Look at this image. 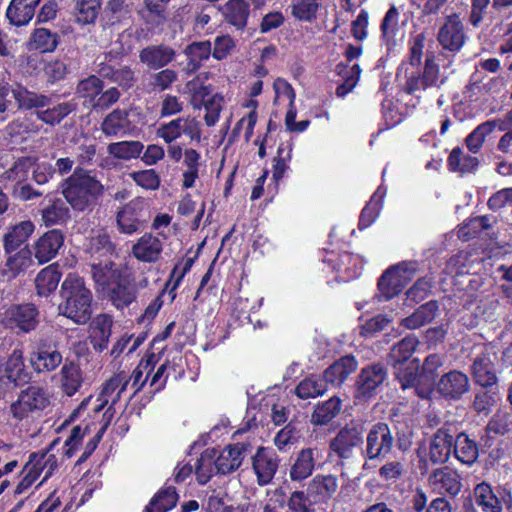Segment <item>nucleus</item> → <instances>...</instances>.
Here are the masks:
<instances>
[{
  "label": "nucleus",
  "instance_id": "nucleus-32",
  "mask_svg": "<svg viewBox=\"0 0 512 512\" xmlns=\"http://www.w3.org/2000/svg\"><path fill=\"white\" fill-rule=\"evenodd\" d=\"M453 448L456 458L463 464L472 465L478 458L479 450L476 442L463 432L457 434Z\"/></svg>",
  "mask_w": 512,
  "mask_h": 512
},
{
  "label": "nucleus",
  "instance_id": "nucleus-42",
  "mask_svg": "<svg viewBox=\"0 0 512 512\" xmlns=\"http://www.w3.org/2000/svg\"><path fill=\"white\" fill-rule=\"evenodd\" d=\"M128 126V112L126 110L115 109L104 118L101 129L105 135L114 136L121 130H125Z\"/></svg>",
  "mask_w": 512,
  "mask_h": 512
},
{
  "label": "nucleus",
  "instance_id": "nucleus-56",
  "mask_svg": "<svg viewBox=\"0 0 512 512\" xmlns=\"http://www.w3.org/2000/svg\"><path fill=\"white\" fill-rule=\"evenodd\" d=\"M214 455V451L206 450L197 461L196 474L200 484H206L211 478Z\"/></svg>",
  "mask_w": 512,
  "mask_h": 512
},
{
  "label": "nucleus",
  "instance_id": "nucleus-2",
  "mask_svg": "<svg viewBox=\"0 0 512 512\" xmlns=\"http://www.w3.org/2000/svg\"><path fill=\"white\" fill-rule=\"evenodd\" d=\"M104 185L92 171L76 167L62 183V194L75 211L92 210L103 196Z\"/></svg>",
  "mask_w": 512,
  "mask_h": 512
},
{
  "label": "nucleus",
  "instance_id": "nucleus-33",
  "mask_svg": "<svg viewBox=\"0 0 512 512\" xmlns=\"http://www.w3.org/2000/svg\"><path fill=\"white\" fill-rule=\"evenodd\" d=\"M418 345V339L414 335H408L394 344L389 354L387 355V361L393 367L398 364L406 363L411 357Z\"/></svg>",
  "mask_w": 512,
  "mask_h": 512
},
{
  "label": "nucleus",
  "instance_id": "nucleus-21",
  "mask_svg": "<svg viewBox=\"0 0 512 512\" xmlns=\"http://www.w3.org/2000/svg\"><path fill=\"white\" fill-rule=\"evenodd\" d=\"M162 251V242L151 233H145L132 247V254L143 262H155Z\"/></svg>",
  "mask_w": 512,
  "mask_h": 512
},
{
  "label": "nucleus",
  "instance_id": "nucleus-15",
  "mask_svg": "<svg viewBox=\"0 0 512 512\" xmlns=\"http://www.w3.org/2000/svg\"><path fill=\"white\" fill-rule=\"evenodd\" d=\"M463 25L458 15L453 14L447 17L446 22L440 28L438 41L444 49L457 51L464 43Z\"/></svg>",
  "mask_w": 512,
  "mask_h": 512
},
{
  "label": "nucleus",
  "instance_id": "nucleus-29",
  "mask_svg": "<svg viewBox=\"0 0 512 512\" xmlns=\"http://www.w3.org/2000/svg\"><path fill=\"white\" fill-rule=\"evenodd\" d=\"M62 273L57 265H49L42 269L35 279V287L39 296L47 297L56 290Z\"/></svg>",
  "mask_w": 512,
  "mask_h": 512
},
{
  "label": "nucleus",
  "instance_id": "nucleus-27",
  "mask_svg": "<svg viewBox=\"0 0 512 512\" xmlns=\"http://www.w3.org/2000/svg\"><path fill=\"white\" fill-rule=\"evenodd\" d=\"M12 94L19 109L31 110L34 108H43L51 104V98L49 96L30 91L21 85L12 89Z\"/></svg>",
  "mask_w": 512,
  "mask_h": 512
},
{
  "label": "nucleus",
  "instance_id": "nucleus-19",
  "mask_svg": "<svg viewBox=\"0 0 512 512\" xmlns=\"http://www.w3.org/2000/svg\"><path fill=\"white\" fill-rule=\"evenodd\" d=\"M245 450V444L241 443L227 446L215 460L213 459L212 464L217 473L229 474L237 470L242 463V454Z\"/></svg>",
  "mask_w": 512,
  "mask_h": 512
},
{
  "label": "nucleus",
  "instance_id": "nucleus-11",
  "mask_svg": "<svg viewBox=\"0 0 512 512\" xmlns=\"http://www.w3.org/2000/svg\"><path fill=\"white\" fill-rule=\"evenodd\" d=\"M64 234L60 229L45 232L33 245L34 257L40 264L52 260L64 245Z\"/></svg>",
  "mask_w": 512,
  "mask_h": 512
},
{
  "label": "nucleus",
  "instance_id": "nucleus-8",
  "mask_svg": "<svg viewBox=\"0 0 512 512\" xmlns=\"http://www.w3.org/2000/svg\"><path fill=\"white\" fill-rule=\"evenodd\" d=\"M31 374L24 364L23 352L21 349H14L4 364L0 376V384L7 388H15L29 383Z\"/></svg>",
  "mask_w": 512,
  "mask_h": 512
},
{
  "label": "nucleus",
  "instance_id": "nucleus-20",
  "mask_svg": "<svg viewBox=\"0 0 512 512\" xmlns=\"http://www.w3.org/2000/svg\"><path fill=\"white\" fill-rule=\"evenodd\" d=\"M358 367V361L353 355H345L331 364L323 373L327 383L341 385Z\"/></svg>",
  "mask_w": 512,
  "mask_h": 512
},
{
  "label": "nucleus",
  "instance_id": "nucleus-22",
  "mask_svg": "<svg viewBox=\"0 0 512 512\" xmlns=\"http://www.w3.org/2000/svg\"><path fill=\"white\" fill-rule=\"evenodd\" d=\"M33 222L26 220L14 225L3 237L6 254L27 246L25 243L34 231Z\"/></svg>",
  "mask_w": 512,
  "mask_h": 512
},
{
  "label": "nucleus",
  "instance_id": "nucleus-58",
  "mask_svg": "<svg viewBox=\"0 0 512 512\" xmlns=\"http://www.w3.org/2000/svg\"><path fill=\"white\" fill-rule=\"evenodd\" d=\"M132 178L145 189L156 190L160 185V178L153 169L134 172Z\"/></svg>",
  "mask_w": 512,
  "mask_h": 512
},
{
  "label": "nucleus",
  "instance_id": "nucleus-51",
  "mask_svg": "<svg viewBox=\"0 0 512 512\" xmlns=\"http://www.w3.org/2000/svg\"><path fill=\"white\" fill-rule=\"evenodd\" d=\"M108 289L110 299L117 308L128 306L135 298L133 292L127 286L125 277H122L121 281L114 283Z\"/></svg>",
  "mask_w": 512,
  "mask_h": 512
},
{
  "label": "nucleus",
  "instance_id": "nucleus-60",
  "mask_svg": "<svg viewBox=\"0 0 512 512\" xmlns=\"http://www.w3.org/2000/svg\"><path fill=\"white\" fill-rule=\"evenodd\" d=\"M300 437V431L290 422L275 437V444L279 449H283L286 445L294 443Z\"/></svg>",
  "mask_w": 512,
  "mask_h": 512
},
{
  "label": "nucleus",
  "instance_id": "nucleus-49",
  "mask_svg": "<svg viewBox=\"0 0 512 512\" xmlns=\"http://www.w3.org/2000/svg\"><path fill=\"white\" fill-rule=\"evenodd\" d=\"M101 8V0H78L75 6L77 22L91 24L96 20Z\"/></svg>",
  "mask_w": 512,
  "mask_h": 512
},
{
  "label": "nucleus",
  "instance_id": "nucleus-14",
  "mask_svg": "<svg viewBox=\"0 0 512 512\" xmlns=\"http://www.w3.org/2000/svg\"><path fill=\"white\" fill-rule=\"evenodd\" d=\"M469 389L468 377L459 371L444 374L436 385L437 392L446 399H459Z\"/></svg>",
  "mask_w": 512,
  "mask_h": 512
},
{
  "label": "nucleus",
  "instance_id": "nucleus-9",
  "mask_svg": "<svg viewBox=\"0 0 512 512\" xmlns=\"http://www.w3.org/2000/svg\"><path fill=\"white\" fill-rule=\"evenodd\" d=\"M456 427L445 423L433 435L429 445V459L433 464H444L449 459L454 446Z\"/></svg>",
  "mask_w": 512,
  "mask_h": 512
},
{
  "label": "nucleus",
  "instance_id": "nucleus-13",
  "mask_svg": "<svg viewBox=\"0 0 512 512\" xmlns=\"http://www.w3.org/2000/svg\"><path fill=\"white\" fill-rule=\"evenodd\" d=\"M512 504V495L509 489L504 486H491L482 481V511L502 512L504 506Z\"/></svg>",
  "mask_w": 512,
  "mask_h": 512
},
{
  "label": "nucleus",
  "instance_id": "nucleus-18",
  "mask_svg": "<svg viewBox=\"0 0 512 512\" xmlns=\"http://www.w3.org/2000/svg\"><path fill=\"white\" fill-rule=\"evenodd\" d=\"M338 482L332 475L317 476L307 488L310 503H327L337 491Z\"/></svg>",
  "mask_w": 512,
  "mask_h": 512
},
{
  "label": "nucleus",
  "instance_id": "nucleus-36",
  "mask_svg": "<svg viewBox=\"0 0 512 512\" xmlns=\"http://www.w3.org/2000/svg\"><path fill=\"white\" fill-rule=\"evenodd\" d=\"M477 157L465 154L460 147L454 148L448 157V166L451 171L461 174L471 173L478 167Z\"/></svg>",
  "mask_w": 512,
  "mask_h": 512
},
{
  "label": "nucleus",
  "instance_id": "nucleus-26",
  "mask_svg": "<svg viewBox=\"0 0 512 512\" xmlns=\"http://www.w3.org/2000/svg\"><path fill=\"white\" fill-rule=\"evenodd\" d=\"M500 401L498 378L494 372L487 370L482 374V412L488 414Z\"/></svg>",
  "mask_w": 512,
  "mask_h": 512
},
{
  "label": "nucleus",
  "instance_id": "nucleus-7",
  "mask_svg": "<svg viewBox=\"0 0 512 512\" xmlns=\"http://www.w3.org/2000/svg\"><path fill=\"white\" fill-rule=\"evenodd\" d=\"M4 316L7 327L18 328L25 333L35 330L39 324V311L32 303L11 305Z\"/></svg>",
  "mask_w": 512,
  "mask_h": 512
},
{
  "label": "nucleus",
  "instance_id": "nucleus-55",
  "mask_svg": "<svg viewBox=\"0 0 512 512\" xmlns=\"http://www.w3.org/2000/svg\"><path fill=\"white\" fill-rule=\"evenodd\" d=\"M404 471V463L394 460L383 464L378 470V475L383 481L396 482L403 476Z\"/></svg>",
  "mask_w": 512,
  "mask_h": 512
},
{
  "label": "nucleus",
  "instance_id": "nucleus-25",
  "mask_svg": "<svg viewBox=\"0 0 512 512\" xmlns=\"http://www.w3.org/2000/svg\"><path fill=\"white\" fill-rule=\"evenodd\" d=\"M212 52L210 41L192 42L184 49V54L187 57V64L185 71L188 74L195 73L200 69L202 62L209 59Z\"/></svg>",
  "mask_w": 512,
  "mask_h": 512
},
{
  "label": "nucleus",
  "instance_id": "nucleus-6",
  "mask_svg": "<svg viewBox=\"0 0 512 512\" xmlns=\"http://www.w3.org/2000/svg\"><path fill=\"white\" fill-rule=\"evenodd\" d=\"M363 432V425L354 422L347 424L330 440V450L341 459L350 458L353 450L363 443Z\"/></svg>",
  "mask_w": 512,
  "mask_h": 512
},
{
  "label": "nucleus",
  "instance_id": "nucleus-54",
  "mask_svg": "<svg viewBox=\"0 0 512 512\" xmlns=\"http://www.w3.org/2000/svg\"><path fill=\"white\" fill-rule=\"evenodd\" d=\"M10 256L6 260V266L14 272H19L25 268H27L32 260L31 255L32 252L28 248V246H24L21 249L9 254Z\"/></svg>",
  "mask_w": 512,
  "mask_h": 512
},
{
  "label": "nucleus",
  "instance_id": "nucleus-39",
  "mask_svg": "<svg viewBox=\"0 0 512 512\" xmlns=\"http://www.w3.org/2000/svg\"><path fill=\"white\" fill-rule=\"evenodd\" d=\"M178 501L176 489L169 486L159 491L146 506L145 512H167L172 509Z\"/></svg>",
  "mask_w": 512,
  "mask_h": 512
},
{
  "label": "nucleus",
  "instance_id": "nucleus-45",
  "mask_svg": "<svg viewBox=\"0 0 512 512\" xmlns=\"http://www.w3.org/2000/svg\"><path fill=\"white\" fill-rule=\"evenodd\" d=\"M326 384L324 377L311 376L302 380L296 387L295 392L301 399H308L322 395L326 391Z\"/></svg>",
  "mask_w": 512,
  "mask_h": 512
},
{
  "label": "nucleus",
  "instance_id": "nucleus-43",
  "mask_svg": "<svg viewBox=\"0 0 512 512\" xmlns=\"http://www.w3.org/2000/svg\"><path fill=\"white\" fill-rule=\"evenodd\" d=\"M77 108L76 103L63 102L53 108L37 112V117L41 121L49 125L59 124L67 115L75 111Z\"/></svg>",
  "mask_w": 512,
  "mask_h": 512
},
{
  "label": "nucleus",
  "instance_id": "nucleus-61",
  "mask_svg": "<svg viewBox=\"0 0 512 512\" xmlns=\"http://www.w3.org/2000/svg\"><path fill=\"white\" fill-rule=\"evenodd\" d=\"M391 323V319L387 315H376L375 317L367 320L362 326V334L373 335L375 333L383 331Z\"/></svg>",
  "mask_w": 512,
  "mask_h": 512
},
{
  "label": "nucleus",
  "instance_id": "nucleus-17",
  "mask_svg": "<svg viewBox=\"0 0 512 512\" xmlns=\"http://www.w3.org/2000/svg\"><path fill=\"white\" fill-rule=\"evenodd\" d=\"M510 413L506 409H498L485 427L484 447L502 444L501 437L509 431Z\"/></svg>",
  "mask_w": 512,
  "mask_h": 512
},
{
  "label": "nucleus",
  "instance_id": "nucleus-16",
  "mask_svg": "<svg viewBox=\"0 0 512 512\" xmlns=\"http://www.w3.org/2000/svg\"><path fill=\"white\" fill-rule=\"evenodd\" d=\"M253 469L260 485H266L273 479L278 462L274 453L265 447H259L253 456Z\"/></svg>",
  "mask_w": 512,
  "mask_h": 512
},
{
  "label": "nucleus",
  "instance_id": "nucleus-10",
  "mask_svg": "<svg viewBox=\"0 0 512 512\" xmlns=\"http://www.w3.org/2000/svg\"><path fill=\"white\" fill-rule=\"evenodd\" d=\"M62 362V355L48 339H40L30 354V363L37 372L55 370Z\"/></svg>",
  "mask_w": 512,
  "mask_h": 512
},
{
  "label": "nucleus",
  "instance_id": "nucleus-31",
  "mask_svg": "<svg viewBox=\"0 0 512 512\" xmlns=\"http://www.w3.org/2000/svg\"><path fill=\"white\" fill-rule=\"evenodd\" d=\"M249 13L250 5L245 0H229L224 6V15L227 22L237 29L246 27Z\"/></svg>",
  "mask_w": 512,
  "mask_h": 512
},
{
  "label": "nucleus",
  "instance_id": "nucleus-57",
  "mask_svg": "<svg viewBox=\"0 0 512 512\" xmlns=\"http://www.w3.org/2000/svg\"><path fill=\"white\" fill-rule=\"evenodd\" d=\"M443 365L442 357L437 354L428 355L422 365L420 378L426 382L434 383L437 369Z\"/></svg>",
  "mask_w": 512,
  "mask_h": 512
},
{
  "label": "nucleus",
  "instance_id": "nucleus-41",
  "mask_svg": "<svg viewBox=\"0 0 512 512\" xmlns=\"http://www.w3.org/2000/svg\"><path fill=\"white\" fill-rule=\"evenodd\" d=\"M143 148L144 145L140 141H121L110 143L107 151L113 157L127 161L137 158Z\"/></svg>",
  "mask_w": 512,
  "mask_h": 512
},
{
  "label": "nucleus",
  "instance_id": "nucleus-38",
  "mask_svg": "<svg viewBox=\"0 0 512 512\" xmlns=\"http://www.w3.org/2000/svg\"><path fill=\"white\" fill-rule=\"evenodd\" d=\"M59 44V35L46 28L35 29L29 41L30 49L42 53L53 52Z\"/></svg>",
  "mask_w": 512,
  "mask_h": 512
},
{
  "label": "nucleus",
  "instance_id": "nucleus-30",
  "mask_svg": "<svg viewBox=\"0 0 512 512\" xmlns=\"http://www.w3.org/2000/svg\"><path fill=\"white\" fill-rule=\"evenodd\" d=\"M66 203L60 198H55L41 210L42 220L46 226L66 223L70 218V210Z\"/></svg>",
  "mask_w": 512,
  "mask_h": 512
},
{
  "label": "nucleus",
  "instance_id": "nucleus-59",
  "mask_svg": "<svg viewBox=\"0 0 512 512\" xmlns=\"http://www.w3.org/2000/svg\"><path fill=\"white\" fill-rule=\"evenodd\" d=\"M310 503L308 493L303 491H294L287 502L288 512H310Z\"/></svg>",
  "mask_w": 512,
  "mask_h": 512
},
{
  "label": "nucleus",
  "instance_id": "nucleus-28",
  "mask_svg": "<svg viewBox=\"0 0 512 512\" xmlns=\"http://www.w3.org/2000/svg\"><path fill=\"white\" fill-rule=\"evenodd\" d=\"M398 267L387 269L378 281L379 301H387L398 295L402 290L401 277L398 274Z\"/></svg>",
  "mask_w": 512,
  "mask_h": 512
},
{
  "label": "nucleus",
  "instance_id": "nucleus-34",
  "mask_svg": "<svg viewBox=\"0 0 512 512\" xmlns=\"http://www.w3.org/2000/svg\"><path fill=\"white\" fill-rule=\"evenodd\" d=\"M438 309L439 307L436 301H429L416 309L413 314L402 319L401 323L408 329L419 328L420 326L433 321Z\"/></svg>",
  "mask_w": 512,
  "mask_h": 512
},
{
  "label": "nucleus",
  "instance_id": "nucleus-35",
  "mask_svg": "<svg viewBox=\"0 0 512 512\" xmlns=\"http://www.w3.org/2000/svg\"><path fill=\"white\" fill-rule=\"evenodd\" d=\"M315 466L314 453L311 448L301 450L290 470L292 480L300 481L309 477Z\"/></svg>",
  "mask_w": 512,
  "mask_h": 512
},
{
  "label": "nucleus",
  "instance_id": "nucleus-5",
  "mask_svg": "<svg viewBox=\"0 0 512 512\" xmlns=\"http://www.w3.org/2000/svg\"><path fill=\"white\" fill-rule=\"evenodd\" d=\"M388 381V370L381 362H375L363 367L355 382L356 397L370 399L374 397Z\"/></svg>",
  "mask_w": 512,
  "mask_h": 512
},
{
  "label": "nucleus",
  "instance_id": "nucleus-3",
  "mask_svg": "<svg viewBox=\"0 0 512 512\" xmlns=\"http://www.w3.org/2000/svg\"><path fill=\"white\" fill-rule=\"evenodd\" d=\"M406 451L411 441L405 434H401L385 422H377L371 426L366 434L363 454L371 461H382L391 454L393 448Z\"/></svg>",
  "mask_w": 512,
  "mask_h": 512
},
{
  "label": "nucleus",
  "instance_id": "nucleus-46",
  "mask_svg": "<svg viewBox=\"0 0 512 512\" xmlns=\"http://www.w3.org/2000/svg\"><path fill=\"white\" fill-rule=\"evenodd\" d=\"M177 80V72L173 69L165 68L150 74L147 86L151 92H162L169 89Z\"/></svg>",
  "mask_w": 512,
  "mask_h": 512
},
{
  "label": "nucleus",
  "instance_id": "nucleus-37",
  "mask_svg": "<svg viewBox=\"0 0 512 512\" xmlns=\"http://www.w3.org/2000/svg\"><path fill=\"white\" fill-rule=\"evenodd\" d=\"M395 379L399 382L403 390L413 388L420 381L419 360L414 359L409 363H402L394 367Z\"/></svg>",
  "mask_w": 512,
  "mask_h": 512
},
{
  "label": "nucleus",
  "instance_id": "nucleus-44",
  "mask_svg": "<svg viewBox=\"0 0 512 512\" xmlns=\"http://www.w3.org/2000/svg\"><path fill=\"white\" fill-rule=\"evenodd\" d=\"M88 251L95 260L108 257L115 253V245L112 243L107 233H99L91 237L88 245Z\"/></svg>",
  "mask_w": 512,
  "mask_h": 512
},
{
  "label": "nucleus",
  "instance_id": "nucleus-1",
  "mask_svg": "<svg viewBox=\"0 0 512 512\" xmlns=\"http://www.w3.org/2000/svg\"><path fill=\"white\" fill-rule=\"evenodd\" d=\"M58 314L77 325H84L92 317L93 295L82 277L69 273L59 290Z\"/></svg>",
  "mask_w": 512,
  "mask_h": 512
},
{
  "label": "nucleus",
  "instance_id": "nucleus-63",
  "mask_svg": "<svg viewBox=\"0 0 512 512\" xmlns=\"http://www.w3.org/2000/svg\"><path fill=\"white\" fill-rule=\"evenodd\" d=\"M233 47L234 41L229 35L218 36L214 41L212 56L217 60L225 59Z\"/></svg>",
  "mask_w": 512,
  "mask_h": 512
},
{
  "label": "nucleus",
  "instance_id": "nucleus-24",
  "mask_svg": "<svg viewBox=\"0 0 512 512\" xmlns=\"http://www.w3.org/2000/svg\"><path fill=\"white\" fill-rule=\"evenodd\" d=\"M429 482L436 489L444 491L452 496L457 495L461 490L460 476L456 471H453L448 467L434 470L429 477Z\"/></svg>",
  "mask_w": 512,
  "mask_h": 512
},
{
  "label": "nucleus",
  "instance_id": "nucleus-62",
  "mask_svg": "<svg viewBox=\"0 0 512 512\" xmlns=\"http://www.w3.org/2000/svg\"><path fill=\"white\" fill-rule=\"evenodd\" d=\"M120 96L121 93L117 87H110L106 91L102 90L92 105L94 108L108 109L119 101Z\"/></svg>",
  "mask_w": 512,
  "mask_h": 512
},
{
  "label": "nucleus",
  "instance_id": "nucleus-47",
  "mask_svg": "<svg viewBox=\"0 0 512 512\" xmlns=\"http://www.w3.org/2000/svg\"><path fill=\"white\" fill-rule=\"evenodd\" d=\"M35 11L21 1L12 0L8 6L6 16L10 23L15 26H23L33 18Z\"/></svg>",
  "mask_w": 512,
  "mask_h": 512
},
{
  "label": "nucleus",
  "instance_id": "nucleus-23",
  "mask_svg": "<svg viewBox=\"0 0 512 512\" xmlns=\"http://www.w3.org/2000/svg\"><path fill=\"white\" fill-rule=\"evenodd\" d=\"M91 273L95 283L103 289L110 288L124 277L111 259L100 260L91 265Z\"/></svg>",
  "mask_w": 512,
  "mask_h": 512
},
{
  "label": "nucleus",
  "instance_id": "nucleus-53",
  "mask_svg": "<svg viewBox=\"0 0 512 512\" xmlns=\"http://www.w3.org/2000/svg\"><path fill=\"white\" fill-rule=\"evenodd\" d=\"M36 165V158L32 156H25L18 158L13 166L5 172L8 180H23L28 171Z\"/></svg>",
  "mask_w": 512,
  "mask_h": 512
},
{
  "label": "nucleus",
  "instance_id": "nucleus-52",
  "mask_svg": "<svg viewBox=\"0 0 512 512\" xmlns=\"http://www.w3.org/2000/svg\"><path fill=\"white\" fill-rule=\"evenodd\" d=\"M62 387L65 393L72 396L77 392L82 383L80 369L74 363L65 364L62 368Z\"/></svg>",
  "mask_w": 512,
  "mask_h": 512
},
{
  "label": "nucleus",
  "instance_id": "nucleus-64",
  "mask_svg": "<svg viewBox=\"0 0 512 512\" xmlns=\"http://www.w3.org/2000/svg\"><path fill=\"white\" fill-rule=\"evenodd\" d=\"M137 78L134 70L129 66H123L117 69L114 83L118 84L120 88L127 91L136 83Z\"/></svg>",
  "mask_w": 512,
  "mask_h": 512
},
{
  "label": "nucleus",
  "instance_id": "nucleus-48",
  "mask_svg": "<svg viewBox=\"0 0 512 512\" xmlns=\"http://www.w3.org/2000/svg\"><path fill=\"white\" fill-rule=\"evenodd\" d=\"M19 399L21 400V404L24 405V408L30 411L42 410L49 403L43 389L36 386L28 387L20 394Z\"/></svg>",
  "mask_w": 512,
  "mask_h": 512
},
{
  "label": "nucleus",
  "instance_id": "nucleus-40",
  "mask_svg": "<svg viewBox=\"0 0 512 512\" xmlns=\"http://www.w3.org/2000/svg\"><path fill=\"white\" fill-rule=\"evenodd\" d=\"M341 409V400L337 397H331L329 400L316 406L311 421L316 425L328 424L335 418Z\"/></svg>",
  "mask_w": 512,
  "mask_h": 512
},
{
  "label": "nucleus",
  "instance_id": "nucleus-50",
  "mask_svg": "<svg viewBox=\"0 0 512 512\" xmlns=\"http://www.w3.org/2000/svg\"><path fill=\"white\" fill-rule=\"evenodd\" d=\"M103 88L104 81L93 74L77 83L76 93L83 98H89L90 101L94 103Z\"/></svg>",
  "mask_w": 512,
  "mask_h": 512
},
{
  "label": "nucleus",
  "instance_id": "nucleus-12",
  "mask_svg": "<svg viewBox=\"0 0 512 512\" xmlns=\"http://www.w3.org/2000/svg\"><path fill=\"white\" fill-rule=\"evenodd\" d=\"M176 58V51L166 44L144 47L139 52V60L149 69L159 70L169 65Z\"/></svg>",
  "mask_w": 512,
  "mask_h": 512
},
{
  "label": "nucleus",
  "instance_id": "nucleus-4",
  "mask_svg": "<svg viewBox=\"0 0 512 512\" xmlns=\"http://www.w3.org/2000/svg\"><path fill=\"white\" fill-rule=\"evenodd\" d=\"M151 217L144 199L138 197L125 204L116 214V223L123 234L132 235L143 230Z\"/></svg>",
  "mask_w": 512,
  "mask_h": 512
}]
</instances>
